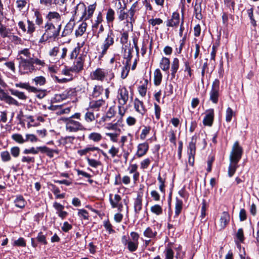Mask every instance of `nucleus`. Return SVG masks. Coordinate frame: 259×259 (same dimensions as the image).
Wrapping results in <instances>:
<instances>
[{"instance_id": "f257e3e1", "label": "nucleus", "mask_w": 259, "mask_h": 259, "mask_svg": "<svg viewBox=\"0 0 259 259\" xmlns=\"http://www.w3.org/2000/svg\"><path fill=\"white\" fill-rule=\"evenodd\" d=\"M81 120V114L76 113L69 117H61L65 124L66 130L69 133H76L80 131H84L85 128L79 121Z\"/></svg>"}, {"instance_id": "f03ea898", "label": "nucleus", "mask_w": 259, "mask_h": 259, "mask_svg": "<svg viewBox=\"0 0 259 259\" xmlns=\"http://www.w3.org/2000/svg\"><path fill=\"white\" fill-rule=\"evenodd\" d=\"M45 32L38 40V43L44 44L47 41L55 40L60 35L61 27L45 24Z\"/></svg>"}, {"instance_id": "7ed1b4c3", "label": "nucleus", "mask_w": 259, "mask_h": 259, "mask_svg": "<svg viewBox=\"0 0 259 259\" xmlns=\"http://www.w3.org/2000/svg\"><path fill=\"white\" fill-rule=\"evenodd\" d=\"M46 24L62 27V15L56 11H49L45 17Z\"/></svg>"}, {"instance_id": "20e7f679", "label": "nucleus", "mask_w": 259, "mask_h": 259, "mask_svg": "<svg viewBox=\"0 0 259 259\" xmlns=\"http://www.w3.org/2000/svg\"><path fill=\"white\" fill-rule=\"evenodd\" d=\"M242 148L239 145V142L236 141L233 145L229 156L230 161H234L235 163L238 162L242 157Z\"/></svg>"}, {"instance_id": "39448f33", "label": "nucleus", "mask_w": 259, "mask_h": 259, "mask_svg": "<svg viewBox=\"0 0 259 259\" xmlns=\"http://www.w3.org/2000/svg\"><path fill=\"white\" fill-rule=\"evenodd\" d=\"M18 59L19 60V67L23 73H28L34 70V66L32 65L31 58L27 59L20 57Z\"/></svg>"}, {"instance_id": "423d86ee", "label": "nucleus", "mask_w": 259, "mask_h": 259, "mask_svg": "<svg viewBox=\"0 0 259 259\" xmlns=\"http://www.w3.org/2000/svg\"><path fill=\"white\" fill-rule=\"evenodd\" d=\"M220 92V81L218 79H215L211 85V89L209 93V99L213 103L217 104L218 102Z\"/></svg>"}, {"instance_id": "0eeeda50", "label": "nucleus", "mask_w": 259, "mask_h": 259, "mask_svg": "<svg viewBox=\"0 0 259 259\" xmlns=\"http://www.w3.org/2000/svg\"><path fill=\"white\" fill-rule=\"evenodd\" d=\"M114 34L112 30H110L107 35V36L101 47V54L104 55L106 54L109 48L114 44Z\"/></svg>"}, {"instance_id": "6e6552de", "label": "nucleus", "mask_w": 259, "mask_h": 259, "mask_svg": "<svg viewBox=\"0 0 259 259\" xmlns=\"http://www.w3.org/2000/svg\"><path fill=\"white\" fill-rule=\"evenodd\" d=\"M128 92L124 87L119 88L117 93V99L119 105H125L128 100Z\"/></svg>"}, {"instance_id": "1a4fd4ad", "label": "nucleus", "mask_w": 259, "mask_h": 259, "mask_svg": "<svg viewBox=\"0 0 259 259\" xmlns=\"http://www.w3.org/2000/svg\"><path fill=\"white\" fill-rule=\"evenodd\" d=\"M96 3L93 5H90L88 7L87 11L86 8L84 5L82 6V9L83 10V14L81 18L84 20L89 19L93 15L95 10L96 9Z\"/></svg>"}, {"instance_id": "9d476101", "label": "nucleus", "mask_w": 259, "mask_h": 259, "mask_svg": "<svg viewBox=\"0 0 259 259\" xmlns=\"http://www.w3.org/2000/svg\"><path fill=\"white\" fill-rule=\"evenodd\" d=\"M107 71L103 69L97 68L91 73V78L92 79L102 81L104 79Z\"/></svg>"}, {"instance_id": "9b49d317", "label": "nucleus", "mask_w": 259, "mask_h": 259, "mask_svg": "<svg viewBox=\"0 0 259 259\" xmlns=\"http://www.w3.org/2000/svg\"><path fill=\"white\" fill-rule=\"evenodd\" d=\"M214 118V111L212 109L207 110L205 116L203 119V123L205 125L211 126L212 124Z\"/></svg>"}, {"instance_id": "f8f14e48", "label": "nucleus", "mask_w": 259, "mask_h": 259, "mask_svg": "<svg viewBox=\"0 0 259 259\" xmlns=\"http://www.w3.org/2000/svg\"><path fill=\"white\" fill-rule=\"evenodd\" d=\"M75 25V22L73 19H71L66 25L63 30L62 31L61 36L64 37L70 35Z\"/></svg>"}, {"instance_id": "ddd939ff", "label": "nucleus", "mask_w": 259, "mask_h": 259, "mask_svg": "<svg viewBox=\"0 0 259 259\" xmlns=\"http://www.w3.org/2000/svg\"><path fill=\"white\" fill-rule=\"evenodd\" d=\"M83 60L82 57L77 58L74 62L73 66L71 67L70 70L75 72H78L83 69Z\"/></svg>"}, {"instance_id": "4468645a", "label": "nucleus", "mask_w": 259, "mask_h": 259, "mask_svg": "<svg viewBox=\"0 0 259 259\" xmlns=\"http://www.w3.org/2000/svg\"><path fill=\"white\" fill-rule=\"evenodd\" d=\"M148 149L149 145L147 142H144L143 143L139 144L137 147L136 155L138 157H141L145 155L148 151Z\"/></svg>"}, {"instance_id": "2eb2a0df", "label": "nucleus", "mask_w": 259, "mask_h": 259, "mask_svg": "<svg viewBox=\"0 0 259 259\" xmlns=\"http://www.w3.org/2000/svg\"><path fill=\"white\" fill-rule=\"evenodd\" d=\"M134 103L136 111L141 115H144L146 111V109L144 106L143 102L139 100L138 98H136Z\"/></svg>"}, {"instance_id": "dca6fc26", "label": "nucleus", "mask_w": 259, "mask_h": 259, "mask_svg": "<svg viewBox=\"0 0 259 259\" xmlns=\"http://www.w3.org/2000/svg\"><path fill=\"white\" fill-rule=\"evenodd\" d=\"M180 22L179 14L175 12L172 15L171 19L167 20L166 26L168 27H174L178 26Z\"/></svg>"}, {"instance_id": "f3484780", "label": "nucleus", "mask_w": 259, "mask_h": 259, "mask_svg": "<svg viewBox=\"0 0 259 259\" xmlns=\"http://www.w3.org/2000/svg\"><path fill=\"white\" fill-rule=\"evenodd\" d=\"M105 104V100L99 99L98 100H92L89 103V108L96 110H99V108Z\"/></svg>"}, {"instance_id": "a211bd4d", "label": "nucleus", "mask_w": 259, "mask_h": 259, "mask_svg": "<svg viewBox=\"0 0 259 259\" xmlns=\"http://www.w3.org/2000/svg\"><path fill=\"white\" fill-rule=\"evenodd\" d=\"M134 211L136 214L139 213L142 208V197L138 194L134 203Z\"/></svg>"}, {"instance_id": "6ab92c4d", "label": "nucleus", "mask_w": 259, "mask_h": 259, "mask_svg": "<svg viewBox=\"0 0 259 259\" xmlns=\"http://www.w3.org/2000/svg\"><path fill=\"white\" fill-rule=\"evenodd\" d=\"M202 0H196L195 5L194 6V11L195 13V17L198 20H201L202 18V15L201 14V3Z\"/></svg>"}, {"instance_id": "aec40b11", "label": "nucleus", "mask_w": 259, "mask_h": 259, "mask_svg": "<svg viewBox=\"0 0 259 259\" xmlns=\"http://www.w3.org/2000/svg\"><path fill=\"white\" fill-rule=\"evenodd\" d=\"M220 229H224L230 221V215L227 212H223L220 218Z\"/></svg>"}, {"instance_id": "412c9836", "label": "nucleus", "mask_w": 259, "mask_h": 259, "mask_svg": "<svg viewBox=\"0 0 259 259\" xmlns=\"http://www.w3.org/2000/svg\"><path fill=\"white\" fill-rule=\"evenodd\" d=\"M196 137L193 136L191 138V141L189 144L188 148V155H195L196 153Z\"/></svg>"}, {"instance_id": "4be33fe9", "label": "nucleus", "mask_w": 259, "mask_h": 259, "mask_svg": "<svg viewBox=\"0 0 259 259\" xmlns=\"http://www.w3.org/2000/svg\"><path fill=\"white\" fill-rule=\"evenodd\" d=\"M38 149H39V151L40 152L46 153L50 157H54V153L57 154L59 153L58 150L51 149L46 146H40Z\"/></svg>"}, {"instance_id": "5701e85b", "label": "nucleus", "mask_w": 259, "mask_h": 259, "mask_svg": "<svg viewBox=\"0 0 259 259\" xmlns=\"http://www.w3.org/2000/svg\"><path fill=\"white\" fill-rule=\"evenodd\" d=\"M138 6V2H135L132 6L130 9L128 10V12L127 14H128V16L130 18V19L131 20V30L133 29V25H132V22L134 21L135 20L134 19V16L135 14V12L137 11L136 8Z\"/></svg>"}, {"instance_id": "b1692460", "label": "nucleus", "mask_w": 259, "mask_h": 259, "mask_svg": "<svg viewBox=\"0 0 259 259\" xmlns=\"http://www.w3.org/2000/svg\"><path fill=\"white\" fill-rule=\"evenodd\" d=\"M160 67L164 71L168 70L170 66V61L169 59L166 57H162L160 62Z\"/></svg>"}, {"instance_id": "393cba45", "label": "nucleus", "mask_w": 259, "mask_h": 259, "mask_svg": "<svg viewBox=\"0 0 259 259\" xmlns=\"http://www.w3.org/2000/svg\"><path fill=\"white\" fill-rule=\"evenodd\" d=\"M15 86L18 88L25 89L28 91L33 93H36L38 91L36 88L30 86L28 83H17L15 84Z\"/></svg>"}, {"instance_id": "a878e982", "label": "nucleus", "mask_w": 259, "mask_h": 259, "mask_svg": "<svg viewBox=\"0 0 259 259\" xmlns=\"http://www.w3.org/2000/svg\"><path fill=\"white\" fill-rule=\"evenodd\" d=\"M104 89L102 86L96 85L93 88V91L90 95L92 98H98L102 94Z\"/></svg>"}, {"instance_id": "bb28decb", "label": "nucleus", "mask_w": 259, "mask_h": 259, "mask_svg": "<svg viewBox=\"0 0 259 259\" xmlns=\"http://www.w3.org/2000/svg\"><path fill=\"white\" fill-rule=\"evenodd\" d=\"M179 67V60L178 58L174 59L171 66V75L172 78H175V74Z\"/></svg>"}, {"instance_id": "cd10ccee", "label": "nucleus", "mask_w": 259, "mask_h": 259, "mask_svg": "<svg viewBox=\"0 0 259 259\" xmlns=\"http://www.w3.org/2000/svg\"><path fill=\"white\" fill-rule=\"evenodd\" d=\"M87 27V24L85 22H82L75 30V35L76 37L82 36L85 32Z\"/></svg>"}, {"instance_id": "c85d7f7f", "label": "nucleus", "mask_w": 259, "mask_h": 259, "mask_svg": "<svg viewBox=\"0 0 259 259\" xmlns=\"http://www.w3.org/2000/svg\"><path fill=\"white\" fill-rule=\"evenodd\" d=\"M162 74L159 69H156L154 72V82L156 85H159L162 80Z\"/></svg>"}, {"instance_id": "c756f323", "label": "nucleus", "mask_w": 259, "mask_h": 259, "mask_svg": "<svg viewBox=\"0 0 259 259\" xmlns=\"http://www.w3.org/2000/svg\"><path fill=\"white\" fill-rule=\"evenodd\" d=\"M238 167V162L235 163L234 161H230V165L228 168V176L232 177L235 174L236 169Z\"/></svg>"}, {"instance_id": "7c9ffc66", "label": "nucleus", "mask_w": 259, "mask_h": 259, "mask_svg": "<svg viewBox=\"0 0 259 259\" xmlns=\"http://www.w3.org/2000/svg\"><path fill=\"white\" fill-rule=\"evenodd\" d=\"M183 201L181 200L177 199L175 204V211L174 218L178 217L182 209Z\"/></svg>"}, {"instance_id": "2f4dec72", "label": "nucleus", "mask_w": 259, "mask_h": 259, "mask_svg": "<svg viewBox=\"0 0 259 259\" xmlns=\"http://www.w3.org/2000/svg\"><path fill=\"white\" fill-rule=\"evenodd\" d=\"M132 52L133 50L130 48H125L124 49V59H126L125 64L127 65L128 63V65H131V60L132 57Z\"/></svg>"}, {"instance_id": "473e14b6", "label": "nucleus", "mask_w": 259, "mask_h": 259, "mask_svg": "<svg viewBox=\"0 0 259 259\" xmlns=\"http://www.w3.org/2000/svg\"><path fill=\"white\" fill-rule=\"evenodd\" d=\"M126 8V5L124 4L123 7L119 8V11L118 12V19L120 21H122L126 18H127L128 16V14L127 13L125 12V9Z\"/></svg>"}, {"instance_id": "72a5a7b5", "label": "nucleus", "mask_w": 259, "mask_h": 259, "mask_svg": "<svg viewBox=\"0 0 259 259\" xmlns=\"http://www.w3.org/2000/svg\"><path fill=\"white\" fill-rule=\"evenodd\" d=\"M157 235V232L153 230L152 228L148 227L144 232V235L146 237L153 238Z\"/></svg>"}, {"instance_id": "f704fd0d", "label": "nucleus", "mask_w": 259, "mask_h": 259, "mask_svg": "<svg viewBox=\"0 0 259 259\" xmlns=\"http://www.w3.org/2000/svg\"><path fill=\"white\" fill-rule=\"evenodd\" d=\"M121 199V197L118 194L114 195V199L112 198V195H110V202L113 208H116L117 204L119 203Z\"/></svg>"}, {"instance_id": "c9c22d12", "label": "nucleus", "mask_w": 259, "mask_h": 259, "mask_svg": "<svg viewBox=\"0 0 259 259\" xmlns=\"http://www.w3.org/2000/svg\"><path fill=\"white\" fill-rule=\"evenodd\" d=\"M88 138L91 141L98 142L101 140L102 137L100 133L93 132L89 134Z\"/></svg>"}, {"instance_id": "e433bc0d", "label": "nucleus", "mask_w": 259, "mask_h": 259, "mask_svg": "<svg viewBox=\"0 0 259 259\" xmlns=\"http://www.w3.org/2000/svg\"><path fill=\"white\" fill-rule=\"evenodd\" d=\"M27 27L26 32H27V34L31 35L35 30V24L32 21H31L29 20H27Z\"/></svg>"}, {"instance_id": "4c0bfd02", "label": "nucleus", "mask_w": 259, "mask_h": 259, "mask_svg": "<svg viewBox=\"0 0 259 259\" xmlns=\"http://www.w3.org/2000/svg\"><path fill=\"white\" fill-rule=\"evenodd\" d=\"M151 211L157 215H159L162 213V207L159 204H155L152 206L150 208Z\"/></svg>"}, {"instance_id": "58836bf2", "label": "nucleus", "mask_w": 259, "mask_h": 259, "mask_svg": "<svg viewBox=\"0 0 259 259\" xmlns=\"http://www.w3.org/2000/svg\"><path fill=\"white\" fill-rule=\"evenodd\" d=\"M15 205L19 208H23L25 206V201L21 196H18L14 201Z\"/></svg>"}, {"instance_id": "ea45409f", "label": "nucleus", "mask_w": 259, "mask_h": 259, "mask_svg": "<svg viewBox=\"0 0 259 259\" xmlns=\"http://www.w3.org/2000/svg\"><path fill=\"white\" fill-rule=\"evenodd\" d=\"M82 46V44H80L79 43L77 44V46L74 48V49L71 52L70 57L71 59H73L74 58H76L78 56L81 47Z\"/></svg>"}, {"instance_id": "a19ab883", "label": "nucleus", "mask_w": 259, "mask_h": 259, "mask_svg": "<svg viewBox=\"0 0 259 259\" xmlns=\"http://www.w3.org/2000/svg\"><path fill=\"white\" fill-rule=\"evenodd\" d=\"M11 93L12 95L17 97L19 99L21 100H26L27 96L23 92H19L17 90H11Z\"/></svg>"}, {"instance_id": "79ce46f5", "label": "nucleus", "mask_w": 259, "mask_h": 259, "mask_svg": "<svg viewBox=\"0 0 259 259\" xmlns=\"http://www.w3.org/2000/svg\"><path fill=\"white\" fill-rule=\"evenodd\" d=\"M103 21L102 15L101 12H99L97 17L96 20L95 21V23L93 24V29H97L99 26L101 25V23Z\"/></svg>"}, {"instance_id": "37998d69", "label": "nucleus", "mask_w": 259, "mask_h": 259, "mask_svg": "<svg viewBox=\"0 0 259 259\" xmlns=\"http://www.w3.org/2000/svg\"><path fill=\"white\" fill-rule=\"evenodd\" d=\"M114 11L112 9H109L106 14V20L108 23L112 22L114 20Z\"/></svg>"}, {"instance_id": "c03bdc74", "label": "nucleus", "mask_w": 259, "mask_h": 259, "mask_svg": "<svg viewBox=\"0 0 259 259\" xmlns=\"http://www.w3.org/2000/svg\"><path fill=\"white\" fill-rule=\"evenodd\" d=\"M0 34L3 38L7 37H9L10 34L9 32V30L2 24V23H0Z\"/></svg>"}, {"instance_id": "a18cd8bd", "label": "nucleus", "mask_w": 259, "mask_h": 259, "mask_svg": "<svg viewBox=\"0 0 259 259\" xmlns=\"http://www.w3.org/2000/svg\"><path fill=\"white\" fill-rule=\"evenodd\" d=\"M139 242L132 241L130 240L128 244L126 245L128 250L131 252L135 251L138 247Z\"/></svg>"}, {"instance_id": "49530a36", "label": "nucleus", "mask_w": 259, "mask_h": 259, "mask_svg": "<svg viewBox=\"0 0 259 259\" xmlns=\"http://www.w3.org/2000/svg\"><path fill=\"white\" fill-rule=\"evenodd\" d=\"M87 160L89 165L94 168H97L101 165V162L100 161L96 160L94 159H91L89 157H87Z\"/></svg>"}, {"instance_id": "de8ad7c7", "label": "nucleus", "mask_w": 259, "mask_h": 259, "mask_svg": "<svg viewBox=\"0 0 259 259\" xmlns=\"http://www.w3.org/2000/svg\"><path fill=\"white\" fill-rule=\"evenodd\" d=\"M12 138L13 140L19 144H23L24 143L26 142L25 139H24L22 136L19 134H13L12 136Z\"/></svg>"}, {"instance_id": "09e8293b", "label": "nucleus", "mask_w": 259, "mask_h": 259, "mask_svg": "<svg viewBox=\"0 0 259 259\" xmlns=\"http://www.w3.org/2000/svg\"><path fill=\"white\" fill-rule=\"evenodd\" d=\"M34 16L35 17V22L38 26H40L43 23V18L38 11H36L34 12Z\"/></svg>"}, {"instance_id": "8fccbe9b", "label": "nucleus", "mask_w": 259, "mask_h": 259, "mask_svg": "<svg viewBox=\"0 0 259 259\" xmlns=\"http://www.w3.org/2000/svg\"><path fill=\"white\" fill-rule=\"evenodd\" d=\"M37 241L41 243L42 245H46L47 244L48 242L46 240V237L45 235L42 234V232H39L37 236L36 237Z\"/></svg>"}, {"instance_id": "3c124183", "label": "nucleus", "mask_w": 259, "mask_h": 259, "mask_svg": "<svg viewBox=\"0 0 259 259\" xmlns=\"http://www.w3.org/2000/svg\"><path fill=\"white\" fill-rule=\"evenodd\" d=\"M98 149V147H88V148H86L83 149H81V150H78L77 153L80 156H82V155H85L87 153H88L89 152H90L91 151H94V150H96Z\"/></svg>"}, {"instance_id": "603ef678", "label": "nucleus", "mask_w": 259, "mask_h": 259, "mask_svg": "<svg viewBox=\"0 0 259 259\" xmlns=\"http://www.w3.org/2000/svg\"><path fill=\"white\" fill-rule=\"evenodd\" d=\"M39 147L36 148L31 147L30 149H25L23 151V153L25 154H37L39 151V149H38Z\"/></svg>"}, {"instance_id": "864d4df0", "label": "nucleus", "mask_w": 259, "mask_h": 259, "mask_svg": "<svg viewBox=\"0 0 259 259\" xmlns=\"http://www.w3.org/2000/svg\"><path fill=\"white\" fill-rule=\"evenodd\" d=\"M84 119L87 122H91L95 119L93 112L88 111L84 115Z\"/></svg>"}, {"instance_id": "5fc2aeb1", "label": "nucleus", "mask_w": 259, "mask_h": 259, "mask_svg": "<svg viewBox=\"0 0 259 259\" xmlns=\"http://www.w3.org/2000/svg\"><path fill=\"white\" fill-rule=\"evenodd\" d=\"M2 160L4 162H7L11 160V157L8 151H3L1 153Z\"/></svg>"}, {"instance_id": "6e6d98bb", "label": "nucleus", "mask_w": 259, "mask_h": 259, "mask_svg": "<svg viewBox=\"0 0 259 259\" xmlns=\"http://www.w3.org/2000/svg\"><path fill=\"white\" fill-rule=\"evenodd\" d=\"M130 69V66L128 65V63L127 65L125 64V66L122 68V70L121 73V77L122 79L125 78L129 72Z\"/></svg>"}, {"instance_id": "4d7b16f0", "label": "nucleus", "mask_w": 259, "mask_h": 259, "mask_svg": "<svg viewBox=\"0 0 259 259\" xmlns=\"http://www.w3.org/2000/svg\"><path fill=\"white\" fill-rule=\"evenodd\" d=\"M33 80L35 82L36 85H42L46 82V79L44 77L40 76L35 77Z\"/></svg>"}, {"instance_id": "13d9d810", "label": "nucleus", "mask_w": 259, "mask_h": 259, "mask_svg": "<svg viewBox=\"0 0 259 259\" xmlns=\"http://www.w3.org/2000/svg\"><path fill=\"white\" fill-rule=\"evenodd\" d=\"M234 113L232 109L230 107H228L227 109L226 113V120L227 122H230L233 116L234 115Z\"/></svg>"}, {"instance_id": "bf43d9fd", "label": "nucleus", "mask_w": 259, "mask_h": 259, "mask_svg": "<svg viewBox=\"0 0 259 259\" xmlns=\"http://www.w3.org/2000/svg\"><path fill=\"white\" fill-rule=\"evenodd\" d=\"M165 259H173L174 256V252L171 248H166L165 250Z\"/></svg>"}, {"instance_id": "052dcab7", "label": "nucleus", "mask_w": 259, "mask_h": 259, "mask_svg": "<svg viewBox=\"0 0 259 259\" xmlns=\"http://www.w3.org/2000/svg\"><path fill=\"white\" fill-rule=\"evenodd\" d=\"M158 181L159 183H160V185H159L160 191L162 193H164V192H165V189H164L165 179H163L161 178V177L160 176V173L159 174L158 176Z\"/></svg>"}, {"instance_id": "680f3d73", "label": "nucleus", "mask_w": 259, "mask_h": 259, "mask_svg": "<svg viewBox=\"0 0 259 259\" xmlns=\"http://www.w3.org/2000/svg\"><path fill=\"white\" fill-rule=\"evenodd\" d=\"M10 152L13 157H17L20 154V149L18 147L15 146L11 148Z\"/></svg>"}, {"instance_id": "e2e57ef3", "label": "nucleus", "mask_w": 259, "mask_h": 259, "mask_svg": "<svg viewBox=\"0 0 259 259\" xmlns=\"http://www.w3.org/2000/svg\"><path fill=\"white\" fill-rule=\"evenodd\" d=\"M27 4V2L26 0H17L16 1V5L17 7L19 9V10H21L23 8H24L26 5Z\"/></svg>"}, {"instance_id": "0e129e2a", "label": "nucleus", "mask_w": 259, "mask_h": 259, "mask_svg": "<svg viewBox=\"0 0 259 259\" xmlns=\"http://www.w3.org/2000/svg\"><path fill=\"white\" fill-rule=\"evenodd\" d=\"M10 39L14 43L16 44H21L22 40L21 38L18 37V36L10 34L9 36Z\"/></svg>"}, {"instance_id": "69168bd1", "label": "nucleus", "mask_w": 259, "mask_h": 259, "mask_svg": "<svg viewBox=\"0 0 259 259\" xmlns=\"http://www.w3.org/2000/svg\"><path fill=\"white\" fill-rule=\"evenodd\" d=\"M14 245L25 247L26 246V242L23 238H19L14 242Z\"/></svg>"}, {"instance_id": "338daca9", "label": "nucleus", "mask_w": 259, "mask_h": 259, "mask_svg": "<svg viewBox=\"0 0 259 259\" xmlns=\"http://www.w3.org/2000/svg\"><path fill=\"white\" fill-rule=\"evenodd\" d=\"M26 142L30 141L32 143L36 142L38 141L37 138L33 134L26 135Z\"/></svg>"}, {"instance_id": "774afa93", "label": "nucleus", "mask_w": 259, "mask_h": 259, "mask_svg": "<svg viewBox=\"0 0 259 259\" xmlns=\"http://www.w3.org/2000/svg\"><path fill=\"white\" fill-rule=\"evenodd\" d=\"M148 22L152 26L160 25L162 23L163 21L160 18L151 19L149 20Z\"/></svg>"}]
</instances>
